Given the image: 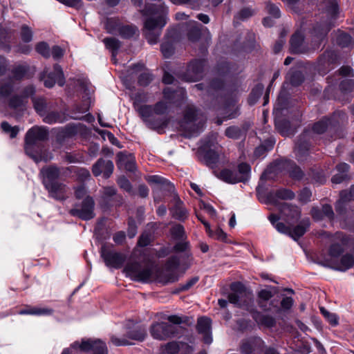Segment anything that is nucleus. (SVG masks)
<instances>
[{
	"mask_svg": "<svg viewBox=\"0 0 354 354\" xmlns=\"http://www.w3.org/2000/svg\"><path fill=\"white\" fill-rule=\"evenodd\" d=\"M171 203H172V206L169 209L171 216L180 221H185L189 213L178 196L174 195V198L171 199Z\"/></svg>",
	"mask_w": 354,
	"mask_h": 354,
	"instance_id": "15",
	"label": "nucleus"
},
{
	"mask_svg": "<svg viewBox=\"0 0 354 354\" xmlns=\"http://www.w3.org/2000/svg\"><path fill=\"white\" fill-rule=\"evenodd\" d=\"M354 197V185L351 187L349 191L344 190L340 193V198L336 205V210L341 212L342 206L344 203L349 201Z\"/></svg>",
	"mask_w": 354,
	"mask_h": 354,
	"instance_id": "39",
	"label": "nucleus"
},
{
	"mask_svg": "<svg viewBox=\"0 0 354 354\" xmlns=\"http://www.w3.org/2000/svg\"><path fill=\"white\" fill-rule=\"evenodd\" d=\"M158 193L159 197L169 196L171 199L174 198V195H177L175 192V188L172 183L161 176L156 175V194Z\"/></svg>",
	"mask_w": 354,
	"mask_h": 354,
	"instance_id": "16",
	"label": "nucleus"
},
{
	"mask_svg": "<svg viewBox=\"0 0 354 354\" xmlns=\"http://www.w3.org/2000/svg\"><path fill=\"white\" fill-rule=\"evenodd\" d=\"M220 178L229 183H236L239 182L237 173L229 169L221 171L220 173Z\"/></svg>",
	"mask_w": 354,
	"mask_h": 354,
	"instance_id": "43",
	"label": "nucleus"
},
{
	"mask_svg": "<svg viewBox=\"0 0 354 354\" xmlns=\"http://www.w3.org/2000/svg\"><path fill=\"white\" fill-rule=\"evenodd\" d=\"M275 293L274 288L263 289L259 292V297L263 301L269 300Z\"/></svg>",
	"mask_w": 354,
	"mask_h": 354,
	"instance_id": "59",
	"label": "nucleus"
},
{
	"mask_svg": "<svg viewBox=\"0 0 354 354\" xmlns=\"http://www.w3.org/2000/svg\"><path fill=\"white\" fill-rule=\"evenodd\" d=\"M241 131L239 129V128L236 127H230L227 128L225 131L226 136L229 138H234V139L239 138L241 136Z\"/></svg>",
	"mask_w": 354,
	"mask_h": 354,
	"instance_id": "62",
	"label": "nucleus"
},
{
	"mask_svg": "<svg viewBox=\"0 0 354 354\" xmlns=\"http://www.w3.org/2000/svg\"><path fill=\"white\" fill-rule=\"evenodd\" d=\"M77 345L80 348L84 351L93 350L94 354H107L108 353L106 344L100 339L83 340L80 344H78L77 342H75L73 346L76 347Z\"/></svg>",
	"mask_w": 354,
	"mask_h": 354,
	"instance_id": "14",
	"label": "nucleus"
},
{
	"mask_svg": "<svg viewBox=\"0 0 354 354\" xmlns=\"http://www.w3.org/2000/svg\"><path fill=\"white\" fill-rule=\"evenodd\" d=\"M125 335L129 341L135 340L142 342L147 336V331L144 327L140 325H128L126 327Z\"/></svg>",
	"mask_w": 354,
	"mask_h": 354,
	"instance_id": "17",
	"label": "nucleus"
},
{
	"mask_svg": "<svg viewBox=\"0 0 354 354\" xmlns=\"http://www.w3.org/2000/svg\"><path fill=\"white\" fill-rule=\"evenodd\" d=\"M122 26L120 20L115 17H109L104 23V28L109 34L113 35L116 32H119Z\"/></svg>",
	"mask_w": 354,
	"mask_h": 354,
	"instance_id": "34",
	"label": "nucleus"
},
{
	"mask_svg": "<svg viewBox=\"0 0 354 354\" xmlns=\"http://www.w3.org/2000/svg\"><path fill=\"white\" fill-rule=\"evenodd\" d=\"M336 239L341 241V245L339 243H335L331 245L329 250V253L331 257H337L342 252V245H347L350 242L354 243V240L344 236L342 233H337Z\"/></svg>",
	"mask_w": 354,
	"mask_h": 354,
	"instance_id": "21",
	"label": "nucleus"
},
{
	"mask_svg": "<svg viewBox=\"0 0 354 354\" xmlns=\"http://www.w3.org/2000/svg\"><path fill=\"white\" fill-rule=\"evenodd\" d=\"M328 120H323L315 124L313 127V131L317 134L324 133L328 129Z\"/></svg>",
	"mask_w": 354,
	"mask_h": 354,
	"instance_id": "54",
	"label": "nucleus"
},
{
	"mask_svg": "<svg viewBox=\"0 0 354 354\" xmlns=\"http://www.w3.org/2000/svg\"><path fill=\"white\" fill-rule=\"evenodd\" d=\"M320 311L331 325L335 326L338 324V319L335 314L328 312L324 307L320 308Z\"/></svg>",
	"mask_w": 354,
	"mask_h": 354,
	"instance_id": "55",
	"label": "nucleus"
},
{
	"mask_svg": "<svg viewBox=\"0 0 354 354\" xmlns=\"http://www.w3.org/2000/svg\"><path fill=\"white\" fill-rule=\"evenodd\" d=\"M101 256L106 266H124V263L127 260L125 254L111 250L106 245L101 247Z\"/></svg>",
	"mask_w": 354,
	"mask_h": 354,
	"instance_id": "10",
	"label": "nucleus"
},
{
	"mask_svg": "<svg viewBox=\"0 0 354 354\" xmlns=\"http://www.w3.org/2000/svg\"><path fill=\"white\" fill-rule=\"evenodd\" d=\"M51 55L54 59L58 60L63 57L64 55V50L59 46L55 45L52 47Z\"/></svg>",
	"mask_w": 354,
	"mask_h": 354,
	"instance_id": "64",
	"label": "nucleus"
},
{
	"mask_svg": "<svg viewBox=\"0 0 354 354\" xmlns=\"http://www.w3.org/2000/svg\"><path fill=\"white\" fill-rule=\"evenodd\" d=\"M26 102L21 95L15 94L8 98V106L11 109L17 110L25 106Z\"/></svg>",
	"mask_w": 354,
	"mask_h": 354,
	"instance_id": "37",
	"label": "nucleus"
},
{
	"mask_svg": "<svg viewBox=\"0 0 354 354\" xmlns=\"http://www.w3.org/2000/svg\"><path fill=\"white\" fill-rule=\"evenodd\" d=\"M39 80L44 82L45 87L51 88L56 83L59 86L65 84L66 80L62 66L59 64L53 65V70L48 73L43 72L40 74Z\"/></svg>",
	"mask_w": 354,
	"mask_h": 354,
	"instance_id": "8",
	"label": "nucleus"
},
{
	"mask_svg": "<svg viewBox=\"0 0 354 354\" xmlns=\"http://www.w3.org/2000/svg\"><path fill=\"white\" fill-rule=\"evenodd\" d=\"M330 27L327 24L319 25L314 28L312 34L316 44L313 48L318 47L319 42L324 39Z\"/></svg>",
	"mask_w": 354,
	"mask_h": 354,
	"instance_id": "30",
	"label": "nucleus"
},
{
	"mask_svg": "<svg viewBox=\"0 0 354 354\" xmlns=\"http://www.w3.org/2000/svg\"><path fill=\"white\" fill-rule=\"evenodd\" d=\"M70 173L75 175L77 180L84 183L91 178L90 171L84 167H79L77 166H70L66 168Z\"/></svg>",
	"mask_w": 354,
	"mask_h": 354,
	"instance_id": "24",
	"label": "nucleus"
},
{
	"mask_svg": "<svg viewBox=\"0 0 354 354\" xmlns=\"http://www.w3.org/2000/svg\"><path fill=\"white\" fill-rule=\"evenodd\" d=\"M15 85L12 80L0 84V100L8 99L14 92Z\"/></svg>",
	"mask_w": 354,
	"mask_h": 354,
	"instance_id": "35",
	"label": "nucleus"
},
{
	"mask_svg": "<svg viewBox=\"0 0 354 354\" xmlns=\"http://www.w3.org/2000/svg\"><path fill=\"white\" fill-rule=\"evenodd\" d=\"M95 131L100 134L104 139L105 136L107 137L109 142L113 145L118 147H121L120 142L118 139L112 133L111 131L107 130H102L100 129H95Z\"/></svg>",
	"mask_w": 354,
	"mask_h": 354,
	"instance_id": "47",
	"label": "nucleus"
},
{
	"mask_svg": "<svg viewBox=\"0 0 354 354\" xmlns=\"http://www.w3.org/2000/svg\"><path fill=\"white\" fill-rule=\"evenodd\" d=\"M294 193L288 189H279L277 190L275 193L270 192L267 198L265 201V203L277 205V198L283 199V200H288L294 198Z\"/></svg>",
	"mask_w": 354,
	"mask_h": 354,
	"instance_id": "19",
	"label": "nucleus"
},
{
	"mask_svg": "<svg viewBox=\"0 0 354 354\" xmlns=\"http://www.w3.org/2000/svg\"><path fill=\"white\" fill-rule=\"evenodd\" d=\"M44 121L48 124H53L56 122H63L64 119L62 115L58 111H51L47 113Z\"/></svg>",
	"mask_w": 354,
	"mask_h": 354,
	"instance_id": "49",
	"label": "nucleus"
},
{
	"mask_svg": "<svg viewBox=\"0 0 354 354\" xmlns=\"http://www.w3.org/2000/svg\"><path fill=\"white\" fill-rule=\"evenodd\" d=\"M211 328V319L208 317H201L198 320L197 328L199 333L205 335L204 340L207 344L212 342V338L209 335Z\"/></svg>",
	"mask_w": 354,
	"mask_h": 354,
	"instance_id": "23",
	"label": "nucleus"
},
{
	"mask_svg": "<svg viewBox=\"0 0 354 354\" xmlns=\"http://www.w3.org/2000/svg\"><path fill=\"white\" fill-rule=\"evenodd\" d=\"M290 49L295 53H303L306 51L304 46V36L301 32H296L290 39Z\"/></svg>",
	"mask_w": 354,
	"mask_h": 354,
	"instance_id": "22",
	"label": "nucleus"
},
{
	"mask_svg": "<svg viewBox=\"0 0 354 354\" xmlns=\"http://www.w3.org/2000/svg\"><path fill=\"white\" fill-rule=\"evenodd\" d=\"M167 9L162 3L156 5V28L163 27L167 23Z\"/></svg>",
	"mask_w": 354,
	"mask_h": 354,
	"instance_id": "32",
	"label": "nucleus"
},
{
	"mask_svg": "<svg viewBox=\"0 0 354 354\" xmlns=\"http://www.w3.org/2000/svg\"><path fill=\"white\" fill-rule=\"evenodd\" d=\"M29 71L30 66L28 65L19 64L12 69L11 73L15 80L21 81L24 78L31 77V75L28 74Z\"/></svg>",
	"mask_w": 354,
	"mask_h": 354,
	"instance_id": "26",
	"label": "nucleus"
},
{
	"mask_svg": "<svg viewBox=\"0 0 354 354\" xmlns=\"http://www.w3.org/2000/svg\"><path fill=\"white\" fill-rule=\"evenodd\" d=\"M253 12L248 8H243L235 16L236 19L245 20L251 17Z\"/></svg>",
	"mask_w": 354,
	"mask_h": 354,
	"instance_id": "61",
	"label": "nucleus"
},
{
	"mask_svg": "<svg viewBox=\"0 0 354 354\" xmlns=\"http://www.w3.org/2000/svg\"><path fill=\"white\" fill-rule=\"evenodd\" d=\"M118 185L120 186L121 189H123L124 190L127 192H130L131 190V184L130 181L125 177V176H121L118 179L117 181Z\"/></svg>",
	"mask_w": 354,
	"mask_h": 354,
	"instance_id": "60",
	"label": "nucleus"
},
{
	"mask_svg": "<svg viewBox=\"0 0 354 354\" xmlns=\"http://www.w3.org/2000/svg\"><path fill=\"white\" fill-rule=\"evenodd\" d=\"M161 328L164 333V337H170L176 333V326L171 324H165Z\"/></svg>",
	"mask_w": 354,
	"mask_h": 354,
	"instance_id": "63",
	"label": "nucleus"
},
{
	"mask_svg": "<svg viewBox=\"0 0 354 354\" xmlns=\"http://www.w3.org/2000/svg\"><path fill=\"white\" fill-rule=\"evenodd\" d=\"M130 97L133 100V107L134 109L146 105L145 104L149 102V93L143 91H138L135 93H132Z\"/></svg>",
	"mask_w": 354,
	"mask_h": 354,
	"instance_id": "28",
	"label": "nucleus"
},
{
	"mask_svg": "<svg viewBox=\"0 0 354 354\" xmlns=\"http://www.w3.org/2000/svg\"><path fill=\"white\" fill-rule=\"evenodd\" d=\"M288 79L292 85L297 86L300 84L304 80L303 75L298 71H290L288 74Z\"/></svg>",
	"mask_w": 354,
	"mask_h": 354,
	"instance_id": "52",
	"label": "nucleus"
},
{
	"mask_svg": "<svg viewBox=\"0 0 354 354\" xmlns=\"http://www.w3.org/2000/svg\"><path fill=\"white\" fill-rule=\"evenodd\" d=\"M53 312L54 310L50 308L35 306L34 311L31 313L36 316H48L51 315Z\"/></svg>",
	"mask_w": 354,
	"mask_h": 354,
	"instance_id": "56",
	"label": "nucleus"
},
{
	"mask_svg": "<svg viewBox=\"0 0 354 354\" xmlns=\"http://www.w3.org/2000/svg\"><path fill=\"white\" fill-rule=\"evenodd\" d=\"M141 14L145 18L143 35L150 44H155V3H146Z\"/></svg>",
	"mask_w": 354,
	"mask_h": 354,
	"instance_id": "5",
	"label": "nucleus"
},
{
	"mask_svg": "<svg viewBox=\"0 0 354 354\" xmlns=\"http://www.w3.org/2000/svg\"><path fill=\"white\" fill-rule=\"evenodd\" d=\"M138 33V29L136 26L133 24H122L118 32L119 35L124 39H130L136 34Z\"/></svg>",
	"mask_w": 354,
	"mask_h": 354,
	"instance_id": "31",
	"label": "nucleus"
},
{
	"mask_svg": "<svg viewBox=\"0 0 354 354\" xmlns=\"http://www.w3.org/2000/svg\"><path fill=\"white\" fill-rule=\"evenodd\" d=\"M203 65L204 62L201 60H195L192 62L188 66V71L193 72L194 75L190 77H185V80L189 82L197 81L201 77Z\"/></svg>",
	"mask_w": 354,
	"mask_h": 354,
	"instance_id": "25",
	"label": "nucleus"
},
{
	"mask_svg": "<svg viewBox=\"0 0 354 354\" xmlns=\"http://www.w3.org/2000/svg\"><path fill=\"white\" fill-rule=\"evenodd\" d=\"M151 243L150 234L144 232L138 239L136 246L132 252V257L135 259L133 263H127V266H155V256L146 247L149 245Z\"/></svg>",
	"mask_w": 354,
	"mask_h": 354,
	"instance_id": "3",
	"label": "nucleus"
},
{
	"mask_svg": "<svg viewBox=\"0 0 354 354\" xmlns=\"http://www.w3.org/2000/svg\"><path fill=\"white\" fill-rule=\"evenodd\" d=\"M231 290L233 292L230 293L228 296L229 301L232 304L239 305L241 304V298L247 295L244 286L239 282L234 283L231 285Z\"/></svg>",
	"mask_w": 354,
	"mask_h": 354,
	"instance_id": "18",
	"label": "nucleus"
},
{
	"mask_svg": "<svg viewBox=\"0 0 354 354\" xmlns=\"http://www.w3.org/2000/svg\"><path fill=\"white\" fill-rule=\"evenodd\" d=\"M180 349V345L178 343L172 342L166 344L164 347V352L168 354H176Z\"/></svg>",
	"mask_w": 354,
	"mask_h": 354,
	"instance_id": "57",
	"label": "nucleus"
},
{
	"mask_svg": "<svg viewBox=\"0 0 354 354\" xmlns=\"http://www.w3.org/2000/svg\"><path fill=\"white\" fill-rule=\"evenodd\" d=\"M41 183L48 192V197L57 201L66 200V185L59 181L61 171L55 164L44 166L39 172Z\"/></svg>",
	"mask_w": 354,
	"mask_h": 354,
	"instance_id": "2",
	"label": "nucleus"
},
{
	"mask_svg": "<svg viewBox=\"0 0 354 354\" xmlns=\"http://www.w3.org/2000/svg\"><path fill=\"white\" fill-rule=\"evenodd\" d=\"M127 225V235L129 239H133L136 236L138 232V225L134 218L129 216L128 218Z\"/></svg>",
	"mask_w": 354,
	"mask_h": 354,
	"instance_id": "50",
	"label": "nucleus"
},
{
	"mask_svg": "<svg viewBox=\"0 0 354 354\" xmlns=\"http://www.w3.org/2000/svg\"><path fill=\"white\" fill-rule=\"evenodd\" d=\"M176 268V267H164L160 274H156V282L167 283L178 280Z\"/></svg>",
	"mask_w": 354,
	"mask_h": 354,
	"instance_id": "20",
	"label": "nucleus"
},
{
	"mask_svg": "<svg viewBox=\"0 0 354 354\" xmlns=\"http://www.w3.org/2000/svg\"><path fill=\"white\" fill-rule=\"evenodd\" d=\"M35 93V87L32 85H28L25 86L23 90L21 91V95L24 99L25 101H26V99H28L30 97H32Z\"/></svg>",
	"mask_w": 354,
	"mask_h": 354,
	"instance_id": "58",
	"label": "nucleus"
},
{
	"mask_svg": "<svg viewBox=\"0 0 354 354\" xmlns=\"http://www.w3.org/2000/svg\"><path fill=\"white\" fill-rule=\"evenodd\" d=\"M105 47L111 53L112 57H116L122 46V42L115 37H105L103 39Z\"/></svg>",
	"mask_w": 354,
	"mask_h": 354,
	"instance_id": "27",
	"label": "nucleus"
},
{
	"mask_svg": "<svg viewBox=\"0 0 354 354\" xmlns=\"http://www.w3.org/2000/svg\"><path fill=\"white\" fill-rule=\"evenodd\" d=\"M48 138V130L44 127L33 126L26 133L25 153L36 163L41 161L47 162L52 159V155L48 152L46 145Z\"/></svg>",
	"mask_w": 354,
	"mask_h": 354,
	"instance_id": "1",
	"label": "nucleus"
},
{
	"mask_svg": "<svg viewBox=\"0 0 354 354\" xmlns=\"http://www.w3.org/2000/svg\"><path fill=\"white\" fill-rule=\"evenodd\" d=\"M337 42L342 47H348L352 46L354 43V41L349 35L342 33L337 38Z\"/></svg>",
	"mask_w": 354,
	"mask_h": 354,
	"instance_id": "53",
	"label": "nucleus"
},
{
	"mask_svg": "<svg viewBox=\"0 0 354 354\" xmlns=\"http://www.w3.org/2000/svg\"><path fill=\"white\" fill-rule=\"evenodd\" d=\"M243 354H278L274 348H267L259 337H251L243 340L240 345Z\"/></svg>",
	"mask_w": 354,
	"mask_h": 354,
	"instance_id": "6",
	"label": "nucleus"
},
{
	"mask_svg": "<svg viewBox=\"0 0 354 354\" xmlns=\"http://www.w3.org/2000/svg\"><path fill=\"white\" fill-rule=\"evenodd\" d=\"M110 342L115 346H123L133 344V343L127 339L126 335L123 337H118L115 335H112L110 337Z\"/></svg>",
	"mask_w": 354,
	"mask_h": 354,
	"instance_id": "51",
	"label": "nucleus"
},
{
	"mask_svg": "<svg viewBox=\"0 0 354 354\" xmlns=\"http://www.w3.org/2000/svg\"><path fill=\"white\" fill-rule=\"evenodd\" d=\"M122 272L131 279L138 282H147L152 275L150 267H123Z\"/></svg>",
	"mask_w": 354,
	"mask_h": 354,
	"instance_id": "9",
	"label": "nucleus"
},
{
	"mask_svg": "<svg viewBox=\"0 0 354 354\" xmlns=\"http://www.w3.org/2000/svg\"><path fill=\"white\" fill-rule=\"evenodd\" d=\"M236 172L238 174L239 182L245 181L250 177V167L246 163H241L239 165L238 171Z\"/></svg>",
	"mask_w": 354,
	"mask_h": 354,
	"instance_id": "41",
	"label": "nucleus"
},
{
	"mask_svg": "<svg viewBox=\"0 0 354 354\" xmlns=\"http://www.w3.org/2000/svg\"><path fill=\"white\" fill-rule=\"evenodd\" d=\"M283 215L288 218H298L300 216V211L297 206L290 205L288 203H283L280 209Z\"/></svg>",
	"mask_w": 354,
	"mask_h": 354,
	"instance_id": "33",
	"label": "nucleus"
},
{
	"mask_svg": "<svg viewBox=\"0 0 354 354\" xmlns=\"http://www.w3.org/2000/svg\"><path fill=\"white\" fill-rule=\"evenodd\" d=\"M308 225H309L308 220L304 221L301 224L296 226L292 230H290V234L295 239H298L304 234V233L306 231V228L308 227Z\"/></svg>",
	"mask_w": 354,
	"mask_h": 354,
	"instance_id": "45",
	"label": "nucleus"
},
{
	"mask_svg": "<svg viewBox=\"0 0 354 354\" xmlns=\"http://www.w3.org/2000/svg\"><path fill=\"white\" fill-rule=\"evenodd\" d=\"M203 127V121L201 119L195 108L189 105L185 110L184 118L180 123V127L185 131H187L189 136L197 135Z\"/></svg>",
	"mask_w": 354,
	"mask_h": 354,
	"instance_id": "4",
	"label": "nucleus"
},
{
	"mask_svg": "<svg viewBox=\"0 0 354 354\" xmlns=\"http://www.w3.org/2000/svg\"><path fill=\"white\" fill-rule=\"evenodd\" d=\"M170 233L171 236L176 240L183 241L186 237L185 229L180 224L174 225L170 230Z\"/></svg>",
	"mask_w": 354,
	"mask_h": 354,
	"instance_id": "42",
	"label": "nucleus"
},
{
	"mask_svg": "<svg viewBox=\"0 0 354 354\" xmlns=\"http://www.w3.org/2000/svg\"><path fill=\"white\" fill-rule=\"evenodd\" d=\"M121 200L117 198H109L107 196H102L100 202V205L104 211H109L113 207L120 205Z\"/></svg>",
	"mask_w": 354,
	"mask_h": 354,
	"instance_id": "38",
	"label": "nucleus"
},
{
	"mask_svg": "<svg viewBox=\"0 0 354 354\" xmlns=\"http://www.w3.org/2000/svg\"><path fill=\"white\" fill-rule=\"evenodd\" d=\"M90 109V98L88 97L83 100L81 103L75 104L70 109L69 112L71 115H77V113H85L89 111Z\"/></svg>",
	"mask_w": 354,
	"mask_h": 354,
	"instance_id": "36",
	"label": "nucleus"
},
{
	"mask_svg": "<svg viewBox=\"0 0 354 354\" xmlns=\"http://www.w3.org/2000/svg\"><path fill=\"white\" fill-rule=\"evenodd\" d=\"M131 74L137 76L138 85L146 87L152 82L153 75L142 63L133 64L130 66Z\"/></svg>",
	"mask_w": 354,
	"mask_h": 354,
	"instance_id": "11",
	"label": "nucleus"
},
{
	"mask_svg": "<svg viewBox=\"0 0 354 354\" xmlns=\"http://www.w3.org/2000/svg\"><path fill=\"white\" fill-rule=\"evenodd\" d=\"M135 111L138 113L145 125L155 131V104H146L138 107Z\"/></svg>",
	"mask_w": 354,
	"mask_h": 354,
	"instance_id": "13",
	"label": "nucleus"
},
{
	"mask_svg": "<svg viewBox=\"0 0 354 354\" xmlns=\"http://www.w3.org/2000/svg\"><path fill=\"white\" fill-rule=\"evenodd\" d=\"M20 37L23 42L28 44L32 40L33 32L26 24H23L20 30Z\"/></svg>",
	"mask_w": 354,
	"mask_h": 354,
	"instance_id": "48",
	"label": "nucleus"
},
{
	"mask_svg": "<svg viewBox=\"0 0 354 354\" xmlns=\"http://www.w3.org/2000/svg\"><path fill=\"white\" fill-rule=\"evenodd\" d=\"M33 107L35 111L41 115H44L47 111L46 100L44 97H33Z\"/></svg>",
	"mask_w": 354,
	"mask_h": 354,
	"instance_id": "40",
	"label": "nucleus"
},
{
	"mask_svg": "<svg viewBox=\"0 0 354 354\" xmlns=\"http://www.w3.org/2000/svg\"><path fill=\"white\" fill-rule=\"evenodd\" d=\"M0 126L4 133H9L10 138H16L19 132L18 126L12 127L7 121H3Z\"/></svg>",
	"mask_w": 354,
	"mask_h": 354,
	"instance_id": "44",
	"label": "nucleus"
},
{
	"mask_svg": "<svg viewBox=\"0 0 354 354\" xmlns=\"http://www.w3.org/2000/svg\"><path fill=\"white\" fill-rule=\"evenodd\" d=\"M35 50L44 58L50 57V49L49 45L46 41H39L35 46Z\"/></svg>",
	"mask_w": 354,
	"mask_h": 354,
	"instance_id": "46",
	"label": "nucleus"
},
{
	"mask_svg": "<svg viewBox=\"0 0 354 354\" xmlns=\"http://www.w3.org/2000/svg\"><path fill=\"white\" fill-rule=\"evenodd\" d=\"M114 165L110 160L99 158L92 166L91 171L95 177L102 175L103 178L108 179L113 172Z\"/></svg>",
	"mask_w": 354,
	"mask_h": 354,
	"instance_id": "12",
	"label": "nucleus"
},
{
	"mask_svg": "<svg viewBox=\"0 0 354 354\" xmlns=\"http://www.w3.org/2000/svg\"><path fill=\"white\" fill-rule=\"evenodd\" d=\"M94 208L95 201L93 197L87 196L83 199L81 204H75L74 207L70 209L69 214L82 221H89L95 216Z\"/></svg>",
	"mask_w": 354,
	"mask_h": 354,
	"instance_id": "7",
	"label": "nucleus"
},
{
	"mask_svg": "<svg viewBox=\"0 0 354 354\" xmlns=\"http://www.w3.org/2000/svg\"><path fill=\"white\" fill-rule=\"evenodd\" d=\"M0 50L6 53L11 50V35L6 29H0Z\"/></svg>",
	"mask_w": 354,
	"mask_h": 354,
	"instance_id": "29",
	"label": "nucleus"
}]
</instances>
